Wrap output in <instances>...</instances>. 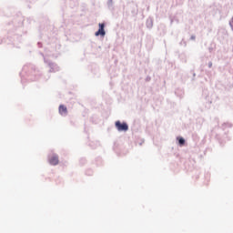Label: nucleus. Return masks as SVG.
Wrapping results in <instances>:
<instances>
[{"label": "nucleus", "mask_w": 233, "mask_h": 233, "mask_svg": "<svg viewBox=\"0 0 233 233\" xmlns=\"http://www.w3.org/2000/svg\"><path fill=\"white\" fill-rule=\"evenodd\" d=\"M115 126H116V129L118 130V132L128 131V124H127L126 122L121 123V121H116Z\"/></svg>", "instance_id": "1"}, {"label": "nucleus", "mask_w": 233, "mask_h": 233, "mask_svg": "<svg viewBox=\"0 0 233 233\" xmlns=\"http://www.w3.org/2000/svg\"><path fill=\"white\" fill-rule=\"evenodd\" d=\"M48 163L52 165L53 167H56V165L59 164V157L56 154H52L48 156Z\"/></svg>", "instance_id": "2"}, {"label": "nucleus", "mask_w": 233, "mask_h": 233, "mask_svg": "<svg viewBox=\"0 0 233 233\" xmlns=\"http://www.w3.org/2000/svg\"><path fill=\"white\" fill-rule=\"evenodd\" d=\"M99 29L97 32L95 33V35L97 37L101 35L102 37H105L106 35V32H105V23L98 24Z\"/></svg>", "instance_id": "3"}, {"label": "nucleus", "mask_w": 233, "mask_h": 233, "mask_svg": "<svg viewBox=\"0 0 233 233\" xmlns=\"http://www.w3.org/2000/svg\"><path fill=\"white\" fill-rule=\"evenodd\" d=\"M44 61L46 64L48 65L49 66V72H59V66H57V65L52 63V62H48V60H46V57L44 56Z\"/></svg>", "instance_id": "4"}, {"label": "nucleus", "mask_w": 233, "mask_h": 233, "mask_svg": "<svg viewBox=\"0 0 233 233\" xmlns=\"http://www.w3.org/2000/svg\"><path fill=\"white\" fill-rule=\"evenodd\" d=\"M58 112H59L60 116H63L64 117L68 115V109L64 105L59 106Z\"/></svg>", "instance_id": "5"}, {"label": "nucleus", "mask_w": 233, "mask_h": 233, "mask_svg": "<svg viewBox=\"0 0 233 233\" xmlns=\"http://www.w3.org/2000/svg\"><path fill=\"white\" fill-rule=\"evenodd\" d=\"M146 25L147 28H152V26H154V22L152 21V18H148L146 22Z\"/></svg>", "instance_id": "6"}, {"label": "nucleus", "mask_w": 233, "mask_h": 233, "mask_svg": "<svg viewBox=\"0 0 233 233\" xmlns=\"http://www.w3.org/2000/svg\"><path fill=\"white\" fill-rule=\"evenodd\" d=\"M178 144H179L181 147H183V145H185V138L179 137V138H178Z\"/></svg>", "instance_id": "7"}, {"label": "nucleus", "mask_w": 233, "mask_h": 233, "mask_svg": "<svg viewBox=\"0 0 233 233\" xmlns=\"http://www.w3.org/2000/svg\"><path fill=\"white\" fill-rule=\"evenodd\" d=\"M208 68H212V62H208Z\"/></svg>", "instance_id": "8"}, {"label": "nucleus", "mask_w": 233, "mask_h": 233, "mask_svg": "<svg viewBox=\"0 0 233 233\" xmlns=\"http://www.w3.org/2000/svg\"><path fill=\"white\" fill-rule=\"evenodd\" d=\"M191 39H196V36H191Z\"/></svg>", "instance_id": "9"}, {"label": "nucleus", "mask_w": 233, "mask_h": 233, "mask_svg": "<svg viewBox=\"0 0 233 233\" xmlns=\"http://www.w3.org/2000/svg\"><path fill=\"white\" fill-rule=\"evenodd\" d=\"M38 46H41V43H38Z\"/></svg>", "instance_id": "10"}]
</instances>
